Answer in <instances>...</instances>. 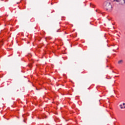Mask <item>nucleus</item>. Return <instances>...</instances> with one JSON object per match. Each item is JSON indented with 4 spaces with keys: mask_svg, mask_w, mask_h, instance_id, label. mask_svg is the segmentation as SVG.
<instances>
[{
    "mask_svg": "<svg viewBox=\"0 0 125 125\" xmlns=\"http://www.w3.org/2000/svg\"><path fill=\"white\" fill-rule=\"evenodd\" d=\"M22 117H23V118H24V115H22Z\"/></svg>",
    "mask_w": 125,
    "mask_h": 125,
    "instance_id": "a211bd4d",
    "label": "nucleus"
},
{
    "mask_svg": "<svg viewBox=\"0 0 125 125\" xmlns=\"http://www.w3.org/2000/svg\"><path fill=\"white\" fill-rule=\"evenodd\" d=\"M57 33H58L59 32H61V31H60V29H58L57 30Z\"/></svg>",
    "mask_w": 125,
    "mask_h": 125,
    "instance_id": "1a4fd4ad",
    "label": "nucleus"
},
{
    "mask_svg": "<svg viewBox=\"0 0 125 125\" xmlns=\"http://www.w3.org/2000/svg\"><path fill=\"white\" fill-rule=\"evenodd\" d=\"M123 106H125V103H124L123 104Z\"/></svg>",
    "mask_w": 125,
    "mask_h": 125,
    "instance_id": "9b49d317",
    "label": "nucleus"
},
{
    "mask_svg": "<svg viewBox=\"0 0 125 125\" xmlns=\"http://www.w3.org/2000/svg\"><path fill=\"white\" fill-rule=\"evenodd\" d=\"M51 5H53V3L52 2L51 3Z\"/></svg>",
    "mask_w": 125,
    "mask_h": 125,
    "instance_id": "2eb2a0df",
    "label": "nucleus"
},
{
    "mask_svg": "<svg viewBox=\"0 0 125 125\" xmlns=\"http://www.w3.org/2000/svg\"><path fill=\"white\" fill-rule=\"evenodd\" d=\"M42 46H39V48H42Z\"/></svg>",
    "mask_w": 125,
    "mask_h": 125,
    "instance_id": "9d476101",
    "label": "nucleus"
},
{
    "mask_svg": "<svg viewBox=\"0 0 125 125\" xmlns=\"http://www.w3.org/2000/svg\"><path fill=\"white\" fill-rule=\"evenodd\" d=\"M103 7L104 9L106 10V11H111V10H112V8H113L111 2L109 0L105 1L104 3Z\"/></svg>",
    "mask_w": 125,
    "mask_h": 125,
    "instance_id": "f257e3e1",
    "label": "nucleus"
},
{
    "mask_svg": "<svg viewBox=\"0 0 125 125\" xmlns=\"http://www.w3.org/2000/svg\"><path fill=\"white\" fill-rule=\"evenodd\" d=\"M83 72H82V74H83Z\"/></svg>",
    "mask_w": 125,
    "mask_h": 125,
    "instance_id": "aec40b11",
    "label": "nucleus"
},
{
    "mask_svg": "<svg viewBox=\"0 0 125 125\" xmlns=\"http://www.w3.org/2000/svg\"><path fill=\"white\" fill-rule=\"evenodd\" d=\"M0 44H1V45H3V43L2 42H1V43H0Z\"/></svg>",
    "mask_w": 125,
    "mask_h": 125,
    "instance_id": "f8f14e48",
    "label": "nucleus"
},
{
    "mask_svg": "<svg viewBox=\"0 0 125 125\" xmlns=\"http://www.w3.org/2000/svg\"><path fill=\"white\" fill-rule=\"evenodd\" d=\"M19 90H17V91H18Z\"/></svg>",
    "mask_w": 125,
    "mask_h": 125,
    "instance_id": "b1692460",
    "label": "nucleus"
},
{
    "mask_svg": "<svg viewBox=\"0 0 125 125\" xmlns=\"http://www.w3.org/2000/svg\"><path fill=\"white\" fill-rule=\"evenodd\" d=\"M88 89H89V88H88Z\"/></svg>",
    "mask_w": 125,
    "mask_h": 125,
    "instance_id": "393cba45",
    "label": "nucleus"
},
{
    "mask_svg": "<svg viewBox=\"0 0 125 125\" xmlns=\"http://www.w3.org/2000/svg\"><path fill=\"white\" fill-rule=\"evenodd\" d=\"M113 73H115V72L113 71Z\"/></svg>",
    "mask_w": 125,
    "mask_h": 125,
    "instance_id": "5701e85b",
    "label": "nucleus"
},
{
    "mask_svg": "<svg viewBox=\"0 0 125 125\" xmlns=\"http://www.w3.org/2000/svg\"><path fill=\"white\" fill-rule=\"evenodd\" d=\"M29 56V57H31V56H32L31 55H30Z\"/></svg>",
    "mask_w": 125,
    "mask_h": 125,
    "instance_id": "dca6fc26",
    "label": "nucleus"
},
{
    "mask_svg": "<svg viewBox=\"0 0 125 125\" xmlns=\"http://www.w3.org/2000/svg\"><path fill=\"white\" fill-rule=\"evenodd\" d=\"M24 78H26V77H25V76H24Z\"/></svg>",
    "mask_w": 125,
    "mask_h": 125,
    "instance_id": "a878e982",
    "label": "nucleus"
},
{
    "mask_svg": "<svg viewBox=\"0 0 125 125\" xmlns=\"http://www.w3.org/2000/svg\"><path fill=\"white\" fill-rule=\"evenodd\" d=\"M115 1H117V2H120L121 1V0H114Z\"/></svg>",
    "mask_w": 125,
    "mask_h": 125,
    "instance_id": "0eeeda50",
    "label": "nucleus"
},
{
    "mask_svg": "<svg viewBox=\"0 0 125 125\" xmlns=\"http://www.w3.org/2000/svg\"><path fill=\"white\" fill-rule=\"evenodd\" d=\"M123 62V60L118 61V64H121Z\"/></svg>",
    "mask_w": 125,
    "mask_h": 125,
    "instance_id": "39448f33",
    "label": "nucleus"
},
{
    "mask_svg": "<svg viewBox=\"0 0 125 125\" xmlns=\"http://www.w3.org/2000/svg\"><path fill=\"white\" fill-rule=\"evenodd\" d=\"M3 117V118H4V119H6V120H9V119L6 118V117H5V115H4Z\"/></svg>",
    "mask_w": 125,
    "mask_h": 125,
    "instance_id": "6e6552de",
    "label": "nucleus"
},
{
    "mask_svg": "<svg viewBox=\"0 0 125 125\" xmlns=\"http://www.w3.org/2000/svg\"><path fill=\"white\" fill-rule=\"evenodd\" d=\"M65 34H68V33H67L66 32H65Z\"/></svg>",
    "mask_w": 125,
    "mask_h": 125,
    "instance_id": "6ab92c4d",
    "label": "nucleus"
},
{
    "mask_svg": "<svg viewBox=\"0 0 125 125\" xmlns=\"http://www.w3.org/2000/svg\"><path fill=\"white\" fill-rule=\"evenodd\" d=\"M120 107L121 109H124V106H123V104H120Z\"/></svg>",
    "mask_w": 125,
    "mask_h": 125,
    "instance_id": "20e7f679",
    "label": "nucleus"
},
{
    "mask_svg": "<svg viewBox=\"0 0 125 125\" xmlns=\"http://www.w3.org/2000/svg\"><path fill=\"white\" fill-rule=\"evenodd\" d=\"M47 118V116L45 115V114H42L41 115V117H39V120H41L42 119H46Z\"/></svg>",
    "mask_w": 125,
    "mask_h": 125,
    "instance_id": "f03ea898",
    "label": "nucleus"
},
{
    "mask_svg": "<svg viewBox=\"0 0 125 125\" xmlns=\"http://www.w3.org/2000/svg\"><path fill=\"white\" fill-rule=\"evenodd\" d=\"M90 24H91V22H90Z\"/></svg>",
    "mask_w": 125,
    "mask_h": 125,
    "instance_id": "4be33fe9",
    "label": "nucleus"
},
{
    "mask_svg": "<svg viewBox=\"0 0 125 125\" xmlns=\"http://www.w3.org/2000/svg\"><path fill=\"white\" fill-rule=\"evenodd\" d=\"M124 1V3H125V0H123Z\"/></svg>",
    "mask_w": 125,
    "mask_h": 125,
    "instance_id": "ddd939ff",
    "label": "nucleus"
},
{
    "mask_svg": "<svg viewBox=\"0 0 125 125\" xmlns=\"http://www.w3.org/2000/svg\"><path fill=\"white\" fill-rule=\"evenodd\" d=\"M23 122L24 123H26V122H25V119L23 120Z\"/></svg>",
    "mask_w": 125,
    "mask_h": 125,
    "instance_id": "4468645a",
    "label": "nucleus"
},
{
    "mask_svg": "<svg viewBox=\"0 0 125 125\" xmlns=\"http://www.w3.org/2000/svg\"><path fill=\"white\" fill-rule=\"evenodd\" d=\"M123 108H125V105L123 107Z\"/></svg>",
    "mask_w": 125,
    "mask_h": 125,
    "instance_id": "f3484780",
    "label": "nucleus"
},
{
    "mask_svg": "<svg viewBox=\"0 0 125 125\" xmlns=\"http://www.w3.org/2000/svg\"><path fill=\"white\" fill-rule=\"evenodd\" d=\"M99 102H100V104L101 103H100V100H99Z\"/></svg>",
    "mask_w": 125,
    "mask_h": 125,
    "instance_id": "412c9836",
    "label": "nucleus"
},
{
    "mask_svg": "<svg viewBox=\"0 0 125 125\" xmlns=\"http://www.w3.org/2000/svg\"><path fill=\"white\" fill-rule=\"evenodd\" d=\"M90 6H91V7H93V8L95 7V6L91 3H90Z\"/></svg>",
    "mask_w": 125,
    "mask_h": 125,
    "instance_id": "7ed1b4c3",
    "label": "nucleus"
},
{
    "mask_svg": "<svg viewBox=\"0 0 125 125\" xmlns=\"http://www.w3.org/2000/svg\"><path fill=\"white\" fill-rule=\"evenodd\" d=\"M29 67L30 68H32V67H33V65H32V63H30L29 65H28Z\"/></svg>",
    "mask_w": 125,
    "mask_h": 125,
    "instance_id": "423d86ee",
    "label": "nucleus"
}]
</instances>
